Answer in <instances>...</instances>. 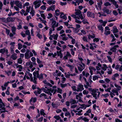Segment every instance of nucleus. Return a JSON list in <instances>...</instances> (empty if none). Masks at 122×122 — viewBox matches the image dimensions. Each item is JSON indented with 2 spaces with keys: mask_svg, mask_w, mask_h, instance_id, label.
<instances>
[{
  "mask_svg": "<svg viewBox=\"0 0 122 122\" xmlns=\"http://www.w3.org/2000/svg\"><path fill=\"white\" fill-rule=\"evenodd\" d=\"M88 90L90 92H92L91 94L95 99H97V98L99 97L100 93L99 92H97L98 90V89H92L89 88Z\"/></svg>",
  "mask_w": 122,
  "mask_h": 122,
  "instance_id": "nucleus-1",
  "label": "nucleus"
},
{
  "mask_svg": "<svg viewBox=\"0 0 122 122\" xmlns=\"http://www.w3.org/2000/svg\"><path fill=\"white\" fill-rule=\"evenodd\" d=\"M41 90L43 91L45 93L48 95H50V96L52 95V93L53 92V94H54L56 92L57 90L53 89L52 90L51 88H50L49 89H46L45 88L42 87L41 89Z\"/></svg>",
  "mask_w": 122,
  "mask_h": 122,
  "instance_id": "nucleus-2",
  "label": "nucleus"
},
{
  "mask_svg": "<svg viewBox=\"0 0 122 122\" xmlns=\"http://www.w3.org/2000/svg\"><path fill=\"white\" fill-rule=\"evenodd\" d=\"M75 13L76 15L80 17L81 20H82L85 17V16L84 14H83V15H82L81 10L78 9H75Z\"/></svg>",
  "mask_w": 122,
  "mask_h": 122,
  "instance_id": "nucleus-3",
  "label": "nucleus"
},
{
  "mask_svg": "<svg viewBox=\"0 0 122 122\" xmlns=\"http://www.w3.org/2000/svg\"><path fill=\"white\" fill-rule=\"evenodd\" d=\"M33 74L34 77H36H36L38 78L39 80L42 79L43 78V74L41 73L40 75L38 71L34 72L33 73Z\"/></svg>",
  "mask_w": 122,
  "mask_h": 122,
  "instance_id": "nucleus-4",
  "label": "nucleus"
},
{
  "mask_svg": "<svg viewBox=\"0 0 122 122\" xmlns=\"http://www.w3.org/2000/svg\"><path fill=\"white\" fill-rule=\"evenodd\" d=\"M81 63L82 64H79V66H78L77 67L79 70L81 72L85 68V64L83 63L82 62H81Z\"/></svg>",
  "mask_w": 122,
  "mask_h": 122,
  "instance_id": "nucleus-5",
  "label": "nucleus"
},
{
  "mask_svg": "<svg viewBox=\"0 0 122 122\" xmlns=\"http://www.w3.org/2000/svg\"><path fill=\"white\" fill-rule=\"evenodd\" d=\"M41 0H36L33 2V4L34 5H35V9L36 8L38 7H39L40 5V4H38L37 5V4L40 3H41Z\"/></svg>",
  "mask_w": 122,
  "mask_h": 122,
  "instance_id": "nucleus-6",
  "label": "nucleus"
},
{
  "mask_svg": "<svg viewBox=\"0 0 122 122\" xmlns=\"http://www.w3.org/2000/svg\"><path fill=\"white\" fill-rule=\"evenodd\" d=\"M87 16L88 17H92L93 18L95 17L94 13L89 11L87 12Z\"/></svg>",
  "mask_w": 122,
  "mask_h": 122,
  "instance_id": "nucleus-7",
  "label": "nucleus"
},
{
  "mask_svg": "<svg viewBox=\"0 0 122 122\" xmlns=\"http://www.w3.org/2000/svg\"><path fill=\"white\" fill-rule=\"evenodd\" d=\"M84 88L83 85L80 84L78 85L76 91L77 92L81 91Z\"/></svg>",
  "mask_w": 122,
  "mask_h": 122,
  "instance_id": "nucleus-8",
  "label": "nucleus"
},
{
  "mask_svg": "<svg viewBox=\"0 0 122 122\" xmlns=\"http://www.w3.org/2000/svg\"><path fill=\"white\" fill-rule=\"evenodd\" d=\"M119 47V46L118 45H115L113 47L110 49V50L113 52L116 53L117 50L116 48H117Z\"/></svg>",
  "mask_w": 122,
  "mask_h": 122,
  "instance_id": "nucleus-9",
  "label": "nucleus"
},
{
  "mask_svg": "<svg viewBox=\"0 0 122 122\" xmlns=\"http://www.w3.org/2000/svg\"><path fill=\"white\" fill-rule=\"evenodd\" d=\"M5 106V104L2 102V99L0 98V108H2L3 110H5V108L4 107Z\"/></svg>",
  "mask_w": 122,
  "mask_h": 122,
  "instance_id": "nucleus-10",
  "label": "nucleus"
},
{
  "mask_svg": "<svg viewBox=\"0 0 122 122\" xmlns=\"http://www.w3.org/2000/svg\"><path fill=\"white\" fill-rule=\"evenodd\" d=\"M88 68L90 70V73L91 75H93L92 71L93 70L95 71L96 70V69L94 67L92 66H89Z\"/></svg>",
  "mask_w": 122,
  "mask_h": 122,
  "instance_id": "nucleus-11",
  "label": "nucleus"
},
{
  "mask_svg": "<svg viewBox=\"0 0 122 122\" xmlns=\"http://www.w3.org/2000/svg\"><path fill=\"white\" fill-rule=\"evenodd\" d=\"M6 19L7 20V23L13 22L15 20V19L14 18L8 17Z\"/></svg>",
  "mask_w": 122,
  "mask_h": 122,
  "instance_id": "nucleus-12",
  "label": "nucleus"
},
{
  "mask_svg": "<svg viewBox=\"0 0 122 122\" xmlns=\"http://www.w3.org/2000/svg\"><path fill=\"white\" fill-rule=\"evenodd\" d=\"M119 75L117 73H116L113 75L112 77V79L113 81L116 80V78L117 77L119 78Z\"/></svg>",
  "mask_w": 122,
  "mask_h": 122,
  "instance_id": "nucleus-13",
  "label": "nucleus"
},
{
  "mask_svg": "<svg viewBox=\"0 0 122 122\" xmlns=\"http://www.w3.org/2000/svg\"><path fill=\"white\" fill-rule=\"evenodd\" d=\"M60 18H62L63 19L66 20L67 19V17L64 14V13L61 12L60 13Z\"/></svg>",
  "mask_w": 122,
  "mask_h": 122,
  "instance_id": "nucleus-14",
  "label": "nucleus"
},
{
  "mask_svg": "<svg viewBox=\"0 0 122 122\" xmlns=\"http://www.w3.org/2000/svg\"><path fill=\"white\" fill-rule=\"evenodd\" d=\"M55 8V5H52L51 6L47 8V11H50V10L53 11L54 10Z\"/></svg>",
  "mask_w": 122,
  "mask_h": 122,
  "instance_id": "nucleus-15",
  "label": "nucleus"
},
{
  "mask_svg": "<svg viewBox=\"0 0 122 122\" xmlns=\"http://www.w3.org/2000/svg\"><path fill=\"white\" fill-rule=\"evenodd\" d=\"M5 52L6 54H7L8 53V50L7 49H6L5 48L1 49L0 50V53L2 54H4Z\"/></svg>",
  "mask_w": 122,
  "mask_h": 122,
  "instance_id": "nucleus-16",
  "label": "nucleus"
},
{
  "mask_svg": "<svg viewBox=\"0 0 122 122\" xmlns=\"http://www.w3.org/2000/svg\"><path fill=\"white\" fill-rule=\"evenodd\" d=\"M98 2L97 4L98 5V7L99 9H101V6L102 4V0H97Z\"/></svg>",
  "mask_w": 122,
  "mask_h": 122,
  "instance_id": "nucleus-17",
  "label": "nucleus"
},
{
  "mask_svg": "<svg viewBox=\"0 0 122 122\" xmlns=\"http://www.w3.org/2000/svg\"><path fill=\"white\" fill-rule=\"evenodd\" d=\"M102 10L104 12L106 13L107 14H110L111 12V11H110L109 10L107 9L105 7L102 9Z\"/></svg>",
  "mask_w": 122,
  "mask_h": 122,
  "instance_id": "nucleus-18",
  "label": "nucleus"
},
{
  "mask_svg": "<svg viewBox=\"0 0 122 122\" xmlns=\"http://www.w3.org/2000/svg\"><path fill=\"white\" fill-rule=\"evenodd\" d=\"M62 50H60L59 51H57V53L58 56H59L60 58H62V54L61 53Z\"/></svg>",
  "mask_w": 122,
  "mask_h": 122,
  "instance_id": "nucleus-19",
  "label": "nucleus"
},
{
  "mask_svg": "<svg viewBox=\"0 0 122 122\" xmlns=\"http://www.w3.org/2000/svg\"><path fill=\"white\" fill-rule=\"evenodd\" d=\"M96 107L97 108V111L99 112L100 111V109L99 108V107L98 106H96V104H95L93 106V108L94 110H96Z\"/></svg>",
  "mask_w": 122,
  "mask_h": 122,
  "instance_id": "nucleus-20",
  "label": "nucleus"
},
{
  "mask_svg": "<svg viewBox=\"0 0 122 122\" xmlns=\"http://www.w3.org/2000/svg\"><path fill=\"white\" fill-rule=\"evenodd\" d=\"M17 55L16 54L14 53L11 56V58L13 60H15L17 57Z\"/></svg>",
  "mask_w": 122,
  "mask_h": 122,
  "instance_id": "nucleus-21",
  "label": "nucleus"
},
{
  "mask_svg": "<svg viewBox=\"0 0 122 122\" xmlns=\"http://www.w3.org/2000/svg\"><path fill=\"white\" fill-rule=\"evenodd\" d=\"M30 51L28 50L27 51L25 54V57L26 59H28L30 58L29 55V52Z\"/></svg>",
  "mask_w": 122,
  "mask_h": 122,
  "instance_id": "nucleus-22",
  "label": "nucleus"
},
{
  "mask_svg": "<svg viewBox=\"0 0 122 122\" xmlns=\"http://www.w3.org/2000/svg\"><path fill=\"white\" fill-rule=\"evenodd\" d=\"M88 39L89 40H90L91 38L93 39L95 37V35L94 34H93L92 35H91L89 34L88 36Z\"/></svg>",
  "mask_w": 122,
  "mask_h": 122,
  "instance_id": "nucleus-23",
  "label": "nucleus"
},
{
  "mask_svg": "<svg viewBox=\"0 0 122 122\" xmlns=\"http://www.w3.org/2000/svg\"><path fill=\"white\" fill-rule=\"evenodd\" d=\"M47 95L44 93H41L39 96V97H44V98L45 99H49V98H47Z\"/></svg>",
  "mask_w": 122,
  "mask_h": 122,
  "instance_id": "nucleus-24",
  "label": "nucleus"
},
{
  "mask_svg": "<svg viewBox=\"0 0 122 122\" xmlns=\"http://www.w3.org/2000/svg\"><path fill=\"white\" fill-rule=\"evenodd\" d=\"M70 103L72 104H75L77 103L76 100L73 99L72 98H71L70 99Z\"/></svg>",
  "mask_w": 122,
  "mask_h": 122,
  "instance_id": "nucleus-25",
  "label": "nucleus"
},
{
  "mask_svg": "<svg viewBox=\"0 0 122 122\" xmlns=\"http://www.w3.org/2000/svg\"><path fill=\"white\" fill-rule=\"evenodd\" d=\"M66 66L69 68L70 69V70L71 71H72L73 69L74 68V66H73L72 65H69V64H66Z\"/></svg>",
  "mask_w": 122,
  "mask_h": 122,
  "instance_id": "nucleus-26",
  "label": "nucleus"
},
{
  "mask_svg": "<svg viewBox=\"0 0 122 122\" xmlns=\"http://www.w3.org/2000/svg\"><path fill=\"white\" fill-rule=\"evenodd\" d=\"M113 33L114 34L118 32L117 29V27L115 26L113 27Z\"/></svg>",
  "mask_w": 122,
  "mask_h": 122,
  "instance_id": "nucleus-27",
  "label": "nucleus"
},
{
  "mask_svg": "<svg viewBox=\"0 0 122 122\" xmlns=\"http://www.w3.org/2000/svg\"><path fill=\"white\" fill-rule=\"evenodd\" d=\"M82 93H80L78 95H76V99L77 100L80 99L81 98V96H82Z\"/></svg>",
  "mask_w": 122,
  "mask_h": 122,
  "instance_id": "nucleus-28",
  "label": "nucleus"
},
{
  "mask_svg": "<svg viewBox=\"0 0 122 122\" xmlns=\"http://www.w3.org/2000/svg\"><path fill=\"white\" fill-rule=\"evenodd\" d=\"M34 79L33 80V77H32V78L31 79V81H33L35 84H37L36 80L37 79L36 77H33Z\"/></svg>",
  "mask_w": 122,
  "mask_h": 122,
  "instance_id": "nucleus-29",
  "label": "nucleus"
},
{
  "mask_svg": "<svg viewBox=\"0 0 122 122\" xmlns=\"http://www.w3.org/2000/svg\"><path fill=\"white\" fill-rule=\"evenodd\" d=\"M16 30V29L15 27L13 26L12 27L11 29L12 33L14 35L16 34L15 31Z\"/></svg>",
  "mask_w": 122,
  "mask_h": 122,
  "instance_id": "nucleus-30",
  "label": "nucleus"
},
{
  "mask_svg": "<svg viewBox=\"0 0 122 122\" xmlns=\"http://www.w3.org/2000/svg\"><path fill=\"white\" fill-rule=\"evenodd\" d=\"M103 66L101 67L102 69L104 71L106 70L108 68V67L106 64H103Z\"/></svg>",
  "mask_w": 122,
  "mask_h": 122,
  "instance_id": "nucleus-31",
  "label": "nucleus"
},
{
  "mask_svg": "<svg viewBox=\"0 0 122 122\" xmlns=\"http://www.w3.org/2000/svg\"><path fill=\"white\" fill-rule=\"evenodd\" d=\"M0 21L5 23H7V20L5 18L3 17L0 18Z\"/></svg>",
  "mask_w": 122,
  "mask_h": 122,
  "instance_id": "nucleus-32",
  "label": "nucleus"
},
{
  "mask_svg": "<svg viewBox=\"0 0 122 122\" xmlns=\"http://www.w3.org/2000/svg\"><path fill=\"white\" fill-rule=\"evenodd\" d=\"M114 86L115 87H117V91H119L122 88L121 86L117 85L116 83H115L114 84Z\"/></svg>",
  "mask_w": 122,
  "mask_h": 122,
  "instance_id": "nucleus-33",
  "label": "nucleus"
},
{
  "mask_svg": "<svg viewBox=\"0 0 122 122\" xmlns=\"http://www.w3.org/2000/svg\"><path fill=\"white\" fill-rule=\"evenodd\" d=\"M83 75V76H85L86 77H87L88 76H89L90 75L88 73H86L85 72L83 71L82 72Z\"/></svg>",
  "mask_w": 122,
  "mask_h": 122,
  "instance_id": "nucleus-34",
  "label": "nucleus"
},
{
  "mask_svg": "<svg viewBox=\"0 0 122 122\" xmlns=\"http://www.w3.org/2000/svg\"><path fill=\"white\" fill-rule=\"evenodd\" d=\"M97 27L99 30H101L102 32H103L104 28L102 25H98L97 26Z\"/></svg>",
  "mask_w": 122,
  "mask_h": 122,
  "instance_id": "nucleus-35",
  "label": "nucleus"
},
{
  "mask_svg": "<svg viewBox=\"0 0 122 122\" xmlns=\"http://www.w3.org/2000/svg\"><path fill=\"white\" fill-rule=\"evenodd\" d=\"M53 37V38L55 40H57L58 37V35L57 34H53L52 35Z\"/></svg>",
  "mask_w": 122,
  "mask_h": 122,
  "instance_id": "nucleus-36",
  "label": "nucleus"
},
{
  "mask_svg": "<svg viewBox=\"0 0 122 122\" xmlns=\"http://www.w3.org/2000/svg\"><path fill=\"white\" fill-rule=\"evenodd\" d=\"M55 15L56 16H58L60 14V10L58 9L56 10L55 11Z\"/></svg>",
  "mask_w": 122,
  "mask_h": 122,
  "instance_id": "nucleus-37",
  "label": "nucleus"
},
{
  "mask_svg": "<svg viewBox=\"0 0 122 122\" xmlns=\"http://www.w3.org/2000/svg\"><path fill=\"white\" fill-rule=\"evenodd\" d=\"M56 21L54 20H53L52 22V26L53 27H56Z\"/></svg>",
  "mask_w": 122,
  "mask_h": 122,
  "instance_id": "nucleus-38",
  "label": "nucleus"
},
{
  "mask_svg": "<svg viewBox=\"0 0 122 122\" xmlns=\"http://www.w3.org/2000/svg\"><path fill=\"white\" fill-rule=\"evenodd\" d=\"M65 116L66 117H67L68 116H69V118H70L71 117V114L69 112L65 113Z\"/></svg>",
  "mask_w": 122,
  "mask_h": 122,
  "instance_id": "nucleus-39",
  "label": "nucleus"
},
{
  "mask_svg": "<svg viewBox=\"0 0 122 122\" xmlns=\"http://www.w3.org/2000/svg\"><path fill=\"white\" fill-rule=\"evenodd\" d=\"M112 92L114 93H115L116 95H118V93L117 91V90H116V89H113L112 90Z\"/></svg>",
  "mask_w": 122,
  "mask_h": 122,
  "instance_id": "nucleus-40",
  "label": "nucleus"
},
{
  "mask_svg": "<svg viewBox=\"0 0 122 122\" xmlns=\"http://www.w3.org/2000/svg\"><path fill=\"white\" fill-rule=\"evenodd\" d=\"M112 68H109L108 69V71L107 73L109 74H111L112 73Z\"/></svg>",
  "mask_w": 122,
  "mask_h": 122,
  "instance_id": "nucleus-41",
  "label": "nucleus"
},
{
  "mask_svg": "<svg viewBox=\"0 0 122 122\" xmlns=\"http://www.w3.org/2000/svg\"><path fill=\"white\" fill-rule=\"evenodd\" d=\"M40 112L41 115H46V114L44 112V110L43 109L41 110Z\"/></svg>",
  "mask_w": 122,
  "mask_h": 122,
  "instance_id": "nucleus-42",
  "label": "nucleus"
},
{
  "mask_svg": "<svg viewBox=\"0 0 122 122\" xmlns=\"http://www.w3.org/2000/svg\"><path fill=\"white\" fill-rule=\"evenodd\" d=\"M104 31L105 32H104V34H105L106 36H107L111 33V32L110 31H107L106 30H105Z\"/></svg>",
  "mask_w": 122,
  "mask_h": 122,
  "instance_id": "nucleus-43",
  "label": "nucleus"
},
{
  "mask_svg": "<svg viewBox=\"0 0 122 122\" xmlns=\"http://www.w3.org/2000/svg\"><path fill=\"white\" fill-rule=\"evenodd\" d=\"M82 39L84 41L86 42H88L87 38L86 36H84L82 38Z\"/></svg>",
  "mask_w": 122,
  "mask_h": 122,
  "instance_id": "nucleus-44",
  "label": "nucleus"
},
{
  "mask_svg": "<svg viewBox=\"0 0 122 122\" xmlns=\"http://www.w3.org/2000/svg\"><path fill=\"white\" fill-rule=\"evenodd\" d=\"M22 62V60L21 58H19L17 62L19 64H21Z\"/></svg>",
  "mask_w": 122,
  "mask_h": 122,
  "instance_id": "nucleus-45",
  "label": "nucleus"
},
{
  "mask_svg": "<svg viewBox=\"0 0 122 122\" xmlns=\"http://www.w3.org/2000/svg\"><path fill=\"white\" fill-rule=\"evenodd\" d=\"M34 13H35V11L32 8V9L31 11L30 12V13L32 15V16H34Z\"/></svg>",
  "mask_w": 122,
  "mask_h": 122,
  "instance_id": "nucleus-46",
  "label": "nucleus"
},
{
  "mask_svg": "<svg viewBox=\"0 0 122 122\" xmlns=\"http://www.w3.org/2000/svg\"><path fill=\"white\" fill-rule=\"evenodd\" d=\"M18 28L17 29H20L22 28L21 24V23H19V25L17 26Z\"/></svg>",
  "mask_w": 122,
  "mask_h": 122,
  "instance_id": "nucleus-47",
  "label": "nucleus"
},
{
  "mask_svg": "<svg viewBox=\"0 0 122 122\" xmlns=\"http://www.w3.org/2000/svg\"><path fill=\"white\" fill-rule=\"evenodd\" d=\"M60 85L61 87L62 88H64L66 87L67 86V83H65L64 84L61 83Z\"/></svg>",
  "mask_w": 122,
  "mask_h": 122,
  "instance_id": "nucleus-48",
  "label": "nucleus"
},
{
  "mask_svg": "<svg viewBox=\"0 0 122 122\" xmlns=\"http://www.w3.org/2000/svg\"><path fill=\"white\" fill-rule=\"evenodd\" d=\"M18 49L20 50L22 47V45L20 43H18Z\"/></svg>",
  "mask_w": 122,
  "mask_h": 122,
  "instance_id": "nucleus-49",
  "label": "nucleus"
},
{
  "mask_svg": "<svg viewBox=\"0 0 122 122\" xmlns=\"http://www.w3.org/2000/svg\"><path fill=\"white\" fill-rule=\"evenodd\" d=\"M66 55L67 57H71V55L70 54V52L67 51L66 52Z\"/></svg>",
  "mask_w": 122,
  "mask_h": 122,
  "instance_id": "nucleus-50",
  "label": "nucleus"
},
{
  "mask_svg": "<svg viewBox=\"0 0 122 122\" xmlns=\"http://www.w3.org/2000/svg\"><path fill=\"white\" fill-rule=\"evenodd\" d=\"M68 74H66V73H65V76L66 78H69L70 77V76L71 75L69 72H68Z\"/></svg>",
  "mask_w": 122,
  "mask_h": 122,
  "instance_id": "nucleus-51",
  "label": "nucleus"
},
{
  "mask_svg": "<svg viewBox=\"0 0 122 122\" xmlns=\"http://www.w3.org/2000/svg\"><path fill=\"white\" fill-rule=\"evenodd\" d=\"M70 51L71 54L73 56H74L75 54V52L74 51L73 49L71 48L70 49Z\"/></svg>",
  "mask_w": 122,
  "mask_h": 122,
  "instance_id": "nucleus-52",
  "label": "nucleus"
},
{
  "mask_svg": "<svg viewBox=\"0 0 122 122\" xmlns=\"http://www.w3.org/2000/svg\"><path fill=\"white\" fill-rule=\"evenodd\" d=\"M104 5L106 6H110L111 5V4L108 2H107L104 3Z\"/></svg>",
  "mask_w": 122,
  "mask_h": 122,
  "instance_id": "nucleus-53",
  "label": "nucleus"
},
{
  "mask_svg": "<svg viewBox=\"0 0 122 122\" xmlns=\"http://www.w3.org/2000/svg\"><path fill=\"white\" fill-rule=\"evenodd\" d=\"M37 63L39 64L42 63V61L40 60L38 58H37Z\"/></svg>",
  "mask_w": 122,
  "mask_h": 122,
  "instance_id": "nucleus-54",
  "label": "nucleus"
},
{
  "mask_svg": "<svg viewBox=\"0 0 122 122\" xmlns=\"http://www.w3.org/2000/svg\"><path fill=\"white\" fill-rule=\"evenodd\" d=\"M107 58L108 60L109 61L112 62V60L110 56H107Z\"/></svg>",
  "mask_w": 122,
  "mask_h": 122,
  "instance_id": "nucleus-55",
  "label": "nucleus"
},
{
  "mask_svg": "<svg viewBox=\"0 0 122 122\" xmlns=\"http://www.w3.org/2000/svg\"><path fill=\"white\" fill-rule=\"evenodd\" d=\"M40 8L41 10H44L46 9V7L45 5H43L40 7Z\"/></svg>",
  "mask_w": 122,
  "mask_h": 122,
  "instance_id": "nucleus-56",
  "label": "nucleus"
},
{
  "mask_svg": "<svg viewBox=\"0 0 122 122\" xmlns=\"http://www.w3.org/2000/svg\"><path fill=\"white\" fill-rule=\"evenodd\" d=\"M25 33L27 35H30V32L29 30H26L25 31Z\"/></svg>",
  "mask_w": 122,
  "mask_h": 122,
  "instance_id": "nucleus-57",
  "label": "nucleus"
},
{
  "mask_svg": "<svg viewBox=\"0 0 122 122\" xmlns=\"http://www.w3.org/2000/svg\"><path fill=\"white\" fill-rule=\"evenodd\" d=\"M14 1H12V0L10 2V5H11V6L12 7H13L14 6Z\"/></svg>",
  "mask_w": 122,
  "mask_h": 122,
  "instance_id": "nucleus-58",
  "label": "nucleus"
},
{
  "mask_svg": "<svg viewBox=\"0 0 122 122\" xmlns=\"http://www.w3.org/2000/svg\"><path fill=\"white\" fill-rule=\"evenodd\" d=\"M98 78L97 76L96 75L94 76L93 77V80L94 81L96 80V79H97Z\"/></svg>",
  "mask_w": 122,
  "mask_h": 122,
  "instance_id": "nucleus-59",
  "label": "nucleus"
},
{
  "mask_svg": "<svg viewBox=\"0 0 122 122\" xmlns=\"http://www.w3.org/2000/svg\"><path fill=\"white\" fill-rule=\"evenodd\" d=\"M5 72L9 76L11 74V71H5Z\"/></svg>",
  "mask_w": 122,
  "mask_h": 122,
  "instance_id": "nucleus-60",
  "label": "nucleus"
},
{
  "mask_svg": "<svg viewBox=\"0 0 122 122\" xmlns=\"http://www.w3.org/2000/svg\"><path fill=\"white\" fill-rule=\"evenodd\" d=\"M75 22L79 24H81V21H80L79 20H78L77 19H76L75 20Z\"/></svg>",
  "mask_w": 122,
  "mask_h": 122,
  "instance_id": "nucleus-61",
  "label": "nucleus"
},
{
  "mask_svg": "<svg viewBox=\"0 0 122 122\" xmlns=\"http://www.w3.org/2000/svg\"><path fill=\"white\" fill-rule=\"evenodd\" d=\"M30 6L29 7H27V9L26 10V12L29 13L30 12Z\"/></svg>",
  "mask_w": 122,
  "mask_h": 122,
  "instance_id": "nucleus-62",
  "label": "nucleus"
},
{
  "mask_svg": "<svg viewBox=\"0 0 122 122\" xmlns=\"http://www.w3.org/2000/svg\"><path fill=\"white\" fill-rule=\"evenodd\" d=\"M57 120H59V119L61 118L59 116H56L54 117Z\"/></svg>",
  "mask_w": 122,
  "mask_h": 122,
  "instance_id": "nucleus-63",
  "label": "nucleus"
},
{
  "mask_svg": "<svg viewBox=\"0 0 122 122\" xmlns=\"http://www.w3.org/2000/svg\"><path fill=\"white\" fill-rule=\"evenodd\" d=\"M48 15L49 16L47 17V18L48 19H50L52 17V15L50 13L48 14Z\"/></svg>",
  "mask_w": 122,
  "mask_h": 122,
  "instance_id": "nucleus-64",
  "label": "nucleus"
}]
</instances>
